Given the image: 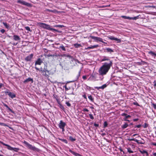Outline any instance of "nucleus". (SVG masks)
<instances>
[{
	"instance_id": "f257e3e1",
	"label": "nucleus",
	"mask_w": 156,
	"mask_h": 156,
	"mask_svg": "<svg viewBox=\"0 0 156 156\" xmlns=\"http://www.w3.org/2000/svg\"><path fill=\"white\" fill-rule=\"evenodd\" d=\"M112 61H110V62H105L103 65L98 70L99 75L104 76L107 74L111 67L112 65Z\"/></svg>"
},
{
	"instance_id": "f03ea898",
	"label": "nucleus",
	"mask_w": 156,
	"mask_h": 156,
	"mask_svg": "<svg viewBox=\"0 0 156 156\" xmlns=\"http://www.w3.org/2000/svg\"><path fill=\"white\" fill-rule=\"evenodd\" d=\"M35 68L37 70L40 71L42 75L47 78L49 77V75L53 74L55 72V70L52 69L48 70L47 68V66L46 67H44L43 69L39 70V69L36 66H35Z\"/></svg>"
},
{
	"instance_id": "7ed1b4c3",
	"label": "nucleus",
	"mask_w": 156,
	"mask_h": 156,
	"mask_svg": "<svg viewBox=\"0 0 156 156\" xmlns=\"http://www.w3.org/2000/svg\"><path fill=\"white\" fill-rule=\"evenodd\" d=\"M23 143L25 144L26 147L29 149L34 151H39V149L36 148L35 147L33 146L30 144L26 141H24Z\"/></svg>"
},
{
	"instance_id": "20e7f679",
	"label": "nucleus",
	"mask_w": 156,
	"mask_h": 156,
	"mask_svg": "<svg viewBox=\"0 0 156 156\" xmlns=\"http://www.w3.org/2000/svg\"><path fill=\"white\" fill-rule=\"evenodd\" d=\"M67 57H69L70 63L71 64H72V65H71L72 66H73L75 65L76 64V59H74L73 57L72 56L70 55H67Z\"/></svg>"
},
{
	"instance_id": "39448f33",
	"label": "nucleus",
	"mask_w": 156,
	"mask_h": 156,
	"mask_svg": "<svg viewBox=\"0 0 156 156\" xmlns=\"http://www.w3.org/2000/svg\"><path fill=\"white\" fill-rule=\"evenodd\" d=\"M90 37L92 39L95 40V41H99L100 42H101L103 43L107 44V43L104 42L103 41V39L100 37H95L92 36H90Z\"/></svg>"
},
{
	"instance_id": "423d86ee",
	"label": "nucleus",
	"mask_w": 156,
	"mask_h": 156,
	"mask_svg": "<svg viewBox=\"0 0 156 156\" xmlns=\"http://www.w3.org/2000/svg\"><path fill=\"white\" fill-rule=\"evenodd\" d=\"M17 2L18 3H20L22 5H26L28 6H31L30 4L27 2L23 0H19L17 1Z\"/></svg>"
},
{
	"instance_id": "0eeeda50",
	"label": "nucleus",
	"mask_w": 156,
	"mask_h": 156,
	"mask_svg": "<svg viewBox=\"0 0 156 156\" xmlns=\"http://www.w3.org/2000/svg\"><path fill=\"white\" fill-rule=\"evenodd\" d=\"M34 56L33 54H31L27 56L25 58V60L26 62H30L32 59L33 58Z\"/></svg>"
},
{
	"instance_id": "6e6552de",
	"label": "nucleus",
	"mask_w": 156,
	"mask_h": 156,
	"mask_svg": "<svg viewBox=\"0 0 156 156\" xmlns=\"http://www.w3.org/2000/svg\"><path fill=\"white\" fill-rule=\"evenodd\" d=\"M108 37L109 39L111 40H115L117 41V43H120L121 42V40L120 39L115 37L113 36Z\"/></svg>"
},
{
	"instance_id": "1a4fd4ad",
	"label": "nucleus",
	"mask_w": 156,
	"mask_h": 156,
	"mask_svg": "<svg viewBox=\"0 0 156 156\" xmlns=\"http://www.w3.org/2000/svg\"><path fill=\"white\" fill-rule=\"evenodd\" d=\"M29 82H31V83H33L34 82L33 79L30 77H29L24 80L23 83H26Z\"/></svg>"
},
{
	"instance_id": "9d476101",
	"label": "nucleus",
	"mask_w": 156,
	"mask_h": 156,
	"mask_svg": "<svg viewBox=\"0 0 156 156\" xmlns=\"http://www.w3.org/2000/svg\"><path fill=\"white\" fill-rule=\"evenodd\" d=\"M66 125V123L65 122H63V121L61 120L60 121V123L58 125V126L60 128L65 127Z\"/></svg>"
},
{
	"instance_id": "9b49d317",
	"label": "nucleus",
	"mask_w": 156,
	"mask_h": 156,
	"mask_svg": "<svg viewBox=\"0 0 156 156\" xmlns=\"http://www.w3.org/2000/svg\"><path fill=\"white\" fill-rule=\"evenodd\" d=\"M42 63H43L42 60L40 58H38L35 62V66L36 65H40Z\"/></svg>"
},
{
	"instance_id": "f8f14e48",
	"label": "nucleus",
	"mask_w": 156,
	"mask_h": 156,
	"mask_svg": "<svg viewBox=\"0 0 156 156\" xmlns=\"http://www.w3.org/2000/svg\"><path fill=\"white\" fill-rule=\"evenodd\" d=\"M16 116V113L10 109V119H13Z\"/></svg>"
},
{
	"instance_id": "ddd939ff",
	"label": "nucleus",
	"mask_w": 156,
	"mask_h": 156,
	"mask_svg": "<svg viewBox=\"0 0 156 156\" xmlns=\"http://www.w3.org/2000/svg\"><path fill=\"white\" fill-rule=\"evenodd\" d=\"M108 58V57L103 56L101 59V62L107 61H109V62H110V61H112V60H110Z\"/></svg>"
},
{
	"instance_id": "4468645a",
	"label": "nucleus",
	"mask_w": 156,
	"mask_h": 156,
	"mask_svg": "<svg viewBox=\"0 0 156 156\" xmlns=\"http://www.w3.org/2000/svg\"><path fill=\"white\" fill-rule=\"evenodd\" d=\"M69 151L71 153H72L73 154V155L75 156H82L80 154H79V153H76V152L74 151H72V150H69Z\"/></svg>"
},
{
	"instance_id": "2eb2a0df",
	"label": "nucleus",
	"mask_w": 156,
	"mask_h": 156,
	"mask_svg": "<svg viewBox=\"0 0 156 156\" xmlns=\"http://www.w3.org/2000/svg\"><path fill=\"white\" fill-rule=\"evenodd\" d=\"M106 87H107V85H106V84H104L101 87H94V88L95 89H97L98 90H99L100 89H103L105 88Z\"/></svg>"
},
{
	"instance_id": "dca6fc26",
	"label": "nucleus",
	"mask_w": 156,
	"mask_h": 156,
	"mask_svg": "<svg viewBox=\"0 0 156 156\" xmlns=\"http://www.w3.org/2000/svg\"><path fill=\"white\" fill-rule=\"evenodd\" d=\"M69 140L71 142H73L76 140L75 136H69Z\"/></svg>"
},
{
	"instance_id": "f3484780",
	"label": "nucleus",
	"mask_w": 156,
	"mask_h": 156,
	"mask_svg": "<svg viewBox=\"0 0 156 156\" xmlns=\"http://www.w3.org/2000/svg\"><path fill=\"white\" fill-rule=\"evenodd\" d=\"M13 39L16 41H18L20 40V37L16 35H14L13 36Z\"/></svg>"
},
{
	"instance_id": "a211bd4d",
	"label": "nucleus",
	"mask_w": 156,
	"mask_h": 156,
	"mask_svg": "<svg viewBox=\"0 0 156 156\" xmlns=\"http://www.w3.org/2000/svg\"><path fill=\"white\" fill-rule=\"evenodd\" d=\"M40 27L43 28L44 29L45 28V27L46 25V24L43 23H38Z\"/></svg>"
},
{
	"instance_id": "6ab92c4d",
	"label": "nucleus",
	"mask_w": 156,
	"mask_h": 156,
	"mask_svg": "<svg viewBox=\"0 0 156 156\" xmlns=\"http://www.w3.org/2000/svg\"><path fill=\"white\" fill-rule=\"evenodd\" d=\"M98 47V45H96L93 46L91 45L90 46L88 47L86 49H93L95 48H97Z\"/></svg>"
},
{
	"instance_id": "aec40b11",
	"label": "nucleus",
	"mask_w": 156,
	"mask_h": 156,
	"mask_svg": "<svg viewBox=\"0 0 156 156\" xmlns=\"http://www.w3.org/2000/svg\"><path fill=\"white\" fill-rule=\"evenodd\" d=\"M45 29L51 31L52 29V28H51L50 25L47 24Z\"/></svg>"
},
{
	"instance_id": "412c9836",
	"label": "nucleus",
	"mask_w": 156,
	"mask_h": 156,
	"mask_svg": "<svg viewBox=\"0 0 156 156\" xmlns=\"http://www.w3.org/2000/svg\"><path fill=\"white\" fill-rule=\"evenodd\" d=\"M148 54L151 55L152 56H154L156 57V54L154 52L152 51H150L148 52Z\"/></svg>"
},
{
	"instance_id": "4be33fe9",
	"label": "nucleus",
	"mask_w": 156,
	"mask_h": 156,
	"mask_svg": "<svg viewBox=\"0 0 156 156\" xmlns=\"http://www.w3.org/2000/svg\"><path fill=\"white\" fill-rule=\"evenodd\" d=\"M107 50V51L109 52L110 53L114 52L113 50L111 48H107L105 49Z\"/></svg>"
},
{
	"instance_id": "5701e85b",
	"label": "nucleus",
	"mask_w": 156,
	"mask_h": 156,
	"mask_svg": "<svg viewBox=\"0 0 156 156\" xmlns=\"http://www.w3.org/2000/svg\"><path fill=\"white\" fill-rule=\"evenodd\" d=\"M139 151L141 154H146L147 156H148V153L147 152V151H145L144 150H142V151L140 150Z\"/></svg>"
},
{
	"instance_id": "b1692460",
	"label": "nucleus",
	"mask_w": 156,
	"mask_h": 156,
	"mask_svg": "<svg viewBox=\"0 0 156 156\" xmlns=\"http://www.w3.org/2000/svg\"><path fill=\"white\" fill-rule=\"evenodd\" d=\"M59 49L64 51H65L66 50L65 48L63 45H62L60 46Z\"/></svg>"
},
{
	"instance_id": "393cba45",
	"label": "nucleus",
	"mask_w": 156,
	"mask_h": 156,
	"mask_svg": "<svg viewBox=\"0 0 156 156\" xmlns=\"http://www.w3.org/2000/svg\"><path fill=\"white\" fill-rule=\"evenodd\" d=\"M58 139L61 141L63 142L66 144H67L68 143L67 140L66 139H61L60 138H58Z\"/></svg>"
},
{
	"instance_id": "a878e982",
	"label": "nucleus",
	"mask_w": 156,
	"mask_h": 156,
	"mask_svg": "<svg viewBox=\"0 0 156 156\" xmlns=\"http://www.w3.org/2000/svg\"><path fill=\"white\" fill-rule=\"evenodd\" d=\"M46 11H48L49 12H51L53 13H55L57 12V10L56 9H54L53 10H50L49 9H46L45 10Z\"/></svg>"
},
{
	"instance_id": "bb28decb",
	"label": "nucleus",
	"mask_w": 156,
	"mask_h": 156,
	"mask_svg": "<svg viewBox=\"0 0 156 156\" xmlns=\"http://www.w3.org/2000/svg\"><path fill=\"white\" fill-rule=\"evenodd\" d=\"M20 149L18 148H13L10 147V150H13L17 152Z\"/></svg>"
},
{
	"instance_id": "cd10ccee",
	"label": "nucleus",
	"mask_w": 156,
	"mask_h": 156,
	"mask_svg": "<svg viewBox=\"0 0 156 156\" xmlns=\"http://www.w3.org/2000/svg\"><path fill=\"white\" fill-rule=\"evenodd\" d=\"M128 126V125L127 123H125V124L122 125V127L123 129L126 128Z\"/></svg>"
},
{
	"instance_id": "c85d7f7f",
	"label": "nucleus",
	"mask_w": 156,
	"mask_h": 156,
	"mask_svg": "<svg viewBox=\"0 0 156 156\" xmlns=\"http://www.w3.org/2000/svg\"><path fill=\"white\" fill-rule=\"evenodd\" d=\"M96 76L95 73H93L92 75H90V78L92 79H95L96 78Z\"/></svg>"
},
{
	"instance_id": "c756f323",
	"label": "nucleus",
	"mask_w": 156,
	"mask_h": 156,
	"mask_svg": "<svg viewBox=\"0 0 156 156\" xmlns=\"http://www.w3.org/2000/svg\"><path fill=\"white\" fill-rule=\"evenodd\" d=\"M139 18V16H135L133 17H131L130 18V20H136L137 19H138Z\"/></svg>"
},
{
	"instance_id": "7c9ffc66",
	"label": "nucleus",
	"mask_w": 156,
	"mask_h": 156,
	"mask_svg": "<svg viewBox=\"0 0 156 156\" xmlns=\"http://www.w3.org/2000/svg\"><path fill=\"white\" fill-rule=\"evenodd\" d=\"M88 98L92 102H93L94 101V99L92 97L91 95H89L88 96Z\"/></svg>"
},
{
	"instance_id": "2f4dec72",
	"label": "nucleus",
	"mask_w": 156,
	"mask_h": 156,
	"mask_svg": "<svg viewBox=\"0 0 156 156\" xmlns=\"http://www.w3.org/2000/svg\"><path fill=\"white\" fill-rule=\"evenodd\" d=\"M128 140H129V141H134L136 142L137 143H138V140H137L135 139L134 138H133V139H128Z\"/></svg>"
},
{
	"instance_id": "473e14b6",
	"label": "nucleus",
	"mask_w": 156,
	"mask_h": 156,
	"mask_svg": "<svg viewBox=\"0 0 156 156\" xmlns=\"http://www.w3.org/2000/svg\"><path fill=\"white\" fill-rule=\"evenodd\" d=\"M74 47L76 48H78L81 46V45L80 44L77 43L74 44Z\"/></svg>"
},
{
	"instance_id": "72a5a7b5",
	"label": "nucleus",
	"mask_w": 156,
	"mask_h": 156,
	"mask_svg": "<svg viewBox=\"0 0 156 156\" xmlns=\"http://www.w3.org/2000/svg\"><path fill=\"white\" fill-rule=\"evenodd\" d=\"M127 151L129 153H133V151H132L131 150V149L130 147H129L127 148Z\"/></svg>"
},
{
	"instance_id": "f704fd0d",
	"label": "nucleus",
	"mask_w": 156,
	"mask_h": 156,
	"mask_svg": "<svg viewBox=\"0 0 156 156\" xmlns=\"http://www.w3.org/2000/svg\"><path fill=\"white\" fill-rule=\"evenodd\" d=\"M121 17L122 18H123L125 19H128L130 20V17L129 16H121Z\"/></svg>"
},
{
	"instance_id": "c9c22d12",
	"label": "nucleus",
	"mask_w": 156,
	"mask_h": 156,
	"mask_svg": "<svg viewBox=\"0 0 156 156\" xmlns=\"http://www.w3.org/2000/svg\"><path fill=\"white\" fill-rule=\"evenodd\" d=\"M131 116L129 115H127L124 118V121H126V120H127V119L129 118H130L131 117Z\"/></svg>"
},
{
	"instance_id": "e433bc0d",
	"label": "nucleus",
	"mask_w": 156,
	"mask_h": 156,
	"mask_svg": "<svg viewBox=\"0 0 156 156\" xmlns=\"http://www.w3.org/2000/svg\"><path fill=\"white\" fill-rule=\"evenodd\" d=\"M2 23L3 24L4 26L5 27L7 28H8L9 26V25H8L7 23L5 22H3Z\"/></svg>"
},
{
	"instance_id": "4c0bfd02",
	"label": "nucleus",
	"mask_w": 156,
	"mask_h": 156,
	"mask_svg": "<svg viewBox=\"0 0 156 156\" xmlns=\"http://www.w3.org/2000/svg\"><path fill=\"white\" fill-rule=\"evenodd\" d=\"M16 96L15 94H12L10 92V98H13L16 97Z\"/></svg>"
},
{
	"instance_id": "58836bf2",
	"label": "nucleus",
	"mask_w": 156,
	"mask_h": 156,
	"mask_svg": "<svg viewBox=\"0 0 156 156\" xmlns=\"http://www.w3.org/2000/svg\"><path fill=\"white\" fill-rule=\"evenodd\" d=\"M142 126L144 128H146L148 127V124L146 123H145L144 125H142Z\"/></svg>"
},
{
	"instance_id": "ea45409f",
	"label": "nucleus",
	"mask_w": 156,
	"mask_h": 156,
	"mask_svg": "<svg viewBox=\"0 0 156 156\" xmlns=\"http://www.w3.org/2000/svg\"><path fill=\"white\" fill-rule=\"evenodd\" d=\"M55 27H60V28H62L63 27H64V26L62 25H56L54 26Z\"/></svg>"
},
{
	"instance_id": "a19ab883",
	"label": "nucleus",
	"mask_w": 156,
	"mask_h": 156,
	"mask_svg": "<svg viewBox=\"0 0 156 156\" xmlns=\"http://www.w3.org/2000/svg\"><path fill=\"white\" fill-rule=\"evenodd\" d=\"M51 31H56L58 33H61L62 32V31H59L55 29H53V28H52V30H51Z\"/></svg>"
},
{
	"instance_id": "79ce46f5",
	"label": "nucleus",
	"mask_w": 156,
	"mask_h": 156,
	"mask_svg": "<svg viewBox=\"0 0 156 156\" xmlns=\"http://www.w3.org/2000/svg\"><path fill=\"white\" fill-rule=\"evenodd\" d=\"M108 125V124L107 122L106 121H105L104 123V127L105 128L107 127V126Z\"/></svg>"
},
{
	"instance_id": "37998d69",
	"label": "nucleus",
	"mask_w": 156,
	"mask_h": 156,
	"mask_svg": "<svg viewBox=\"0 0 156 156\" xmlns=\"http://www.w3.org/2000/svg\"><path fill=\"white\" fill-rule=\"evenodd\" d=\"M25 28L26 29V30H28L29 31H30V32L31 31V30H30V27L28 26L25 27Z\"/></svg>"
},
{
	"instance_id": "c03bdc74",
	"label": "nucleus",
	"mask_w": 156,
	"mask_h": 156,
	"mask_svg": "<svg viewBox=\"0 0 156 156\" xmlns=\"http://www.w3.org/2000/svg\"><path fill=\"white\" fill-rule=\"evenodd\" d=\"M89 115L90 118V119H91L93 120L94 119V117H93L92 114H89Z\"/></svg>"
},
{
	"instance_id": "a18cd8bd",
	"label": "nucleus",
	"mask_w": 156,
	"mask_h": 156,
	"mask_svg": "<svg viewBox=\"0 0 156 156\" xmlns=\"http://www.w3.org/2000/svg\"><path fill=\"white\" fill-rule=\"evenodd\" d=\"M133 104L134 105H136V106H140L138 104V103L137 102H134L133 103Z\"/></svg>"
},
{
	"instance_id": "49530a36",
	"label": "nucleus",
	"mask_w": 156,
	"mask_h": 156,
	"mask_svg": "<svg viewBox=\"0 0 156 156\" xmlns=\"http://www.w3.org/2000/svg\"><path fill=\"white\" fill-rule=\"evenodd\" d=\"M84 94H83V95H82V97L84 98L86 100H87V97L86 96V93H83Z\"/></svg>"
},
{
	"instance_id": "de8ad7c7",
	"label": "nucleus",
	"mask_w": 156,
	"mask_h": 156,
	"mask_svg": "<svg viewBox=\"0 0 156 156\" xmlns=\"http://www.w3.org/2000/svg\"><path fill=\"white\" fill-rule=\"evenodd\" d=\"M66 104L69 107H70L71 106V104L69 102H66Z\"/></svg>"
},
{
	"instance_id": "09e8293b",
	"label": "nucleus",
	"mask_w": 156,
	"mask_h": 156,
	"mask_svg": "<svg viewBox=\"0 0 156 156\" xmlns=\"http://www.w3.org/2000/svg\"><path fill=\"white\" fill-rule=\"evenodd\" d=\"M152 105L153 106V107L154 108V109H156V104L154 103H152Z\"/></svg>"
},
{
	"instance_id": "8fccbe9b",
	"label": "nucleus",
	"mask_w": 156,
	"mask_h": 156,
	"mask_svg": "<svg viewBox=\"0 0 156 156\" xmlns=\"http://www.w3.org/2000/svg\"><path fill=\"white\" fill-rule=\"evenodd\" d=\"M3 145H4L5 146H7L8 147V148L9 149H10V146L7 144H5L2 143V142L1 143Z\"/></svg>"
},
{
	"instance_id": "3c124183",
	"label": "nucleus",
	"mask_w": 156,
	"mask_h": 156,
	"mask_svg": "<svg viewBox=\"0 0 156 156\" xmlns=\"http://www.w3.org/2000/svg\"><path fill=\"white\" fill-rule=\"evenodd\" d=\"M82 111H83V112H88L89 111V110H88L86 108H84V109H83V110H82Z\"/></svg>"
},
{
	"instance_id": "603ef678",
	"label": "nucleus",
	"mask_w": 156,
	"mask_h": 156,
	"mask_svg": "<svg viewBox=\"0 0 156 156\" xmlns=\"http://www.w3.org/2000/svg\"><path fill=\"white\" fill-rule=\"evenodd\" d=\"M10 43L13 44V45H16L17 44L18 42H14L13 43V42H12H12H10Z\"/></svg>"
},
{
	"instance_id": "864d4df0",
	"label": "nucleus",
	"mask_w": 156,
	"mask_h": 156,
	"mask_svg": "<svg viewBox=\"0 0 156 156\" xmlns=\"http://www.w3.org/2000/svg\"><path fill=\"white\" fill-rule=\"evenodd\" d=\"M81 73V70H80L78 72V74L77 76V79L79 78V77L80 76Z\"/></svg>"
},
{
	"instance_id": "5fc2aeb1",
	"label": "nucleus",
	"mask_w": 156,
	"mask_h": 156,
	"mask_svg": "<svg viewBox=\"0 0 156 156\" xmlns=\"http://www.w3.org/2000/svg\"><path fill=\"white\" fill-rule=\"evenodd\" d=\"M59 105H60V108L61 109H64V106L61 104H59Z\"/></svg>"
},
{
	"instance_id": "6e6d98bb",
	"label": "nucleus",
	"mask_w": 156,
	"mask_h": 156,
	"mask_svg": "<svg viewBox=\"0 0 156 156\" xmlns=\"http://www.w3.org/2000/svg\"><path fill=\"white\" fill-rule=\"evenodd\" d=\"M141 125L140 124L136 125L135 126V128L137 127L138 128H140L141 126Z\"/></svg>"
},
{
	"instance_id": "4d7b16f0",
	"label": "nucleus",
	"mask_w": 156,
	"mask_h": 156,
	"mask_svg": "<svg viewBox=\"0 0 156 156\" xmlns=\"http://www.w3.org/2000/svg\"><path fill=\"white\" fill-rule=\"evenodd\" d=\"M65 87V90L66 91H67L69 89H68V88L67 87V86L66 85H65L64 87Z\"/></svg>"
},
{
	"instance_id": "13d9d810",
	"label": "nucleus",
	"mask_w": 156,
	"mask_h": 156,
	"mask_svg": "<svg viewBox=\"0 0 156 156\" xmlns=\"http://www.w3.org/2000/svg\"><path fill=\"white\" fill-rule=\"evenodd\" d=\"M82 78L84 80H85L87 79V76L86 75L83 76L82 77Z\"/></svg>"
},
{
	"instance_id": "bf43d9fd",
	"label": "nucleus",
	"mask_w": 156,
	"mask_h": 156,
	"mask_svg": "<svg viewBox=\"0 0 156 156\" xmlns=\"http://www.w3.org/2000/svg\"><path fill=\"white\" fill-rule=\"evenodd\" d=\"M55 56V55H47V56L48 57H54V56Z\"/></svg>"
},
{
	"instance_id": "052dcab7",
	"label": "nucleus",
	"mask_w": 156,
	"mask_h": 156,
	"mask_svg": "<svg viewBox=\"0 0 156 156\" xmlns=\"http://www.w3.org/2000/svg\"><path fill=\"white\" fill-rule=\"evenodd\" d=\"M127 115V114L126 113H122L121 114V115L122 116H125V117Z\"/></svg>"
},
{
	"instance_id": "680f3d73",
	"label": "nucleus",
	"mask_w": 156,
	"mask_h": 156,
	"mask_svg": "<svg viewBox=\"0 0 156 156\" xmlns=\"http://www.w3.org/2000/svg\"><path fill=\"white\" fill-rule=\"evenodd\" d=\"M94 126L96 127H98L99 126V124L96 123H94Z\"/></svg>"
},
{
	"instance_id": "e2e57ef3",
	"label": "nucleus",
	"mask_w": 156,
	"mask_h": 156,
	"mask_svg": "<svg viewBox=\"0 0 156 156\" xmlns=\"http://www.w3.org/2000/svg\"><path fill=\"white\" fill-rule=\"evenodd\" d=\"M0 31L1 33H3L5 32V30L4 29H2Z\"/></svg>"
},
{
	"instance_id": "0e129e2a",
	"label": "nucleus",
	"mask_w": 156,
	"mask_h": 156,
	"mask_svg": "<svg viewBox=\"0 0 156 156\" xmlns=\"http://www.w3.org/2000/svg\"><path fill=\"white\" fill-rule=\"evenodd\" d=\"M139 120L138 119H133V121L134 122H136L138 121Z\"/></svg>"
},
{
	"instance_id": "69168bd1",
	"label": "nucleus",
	"mask_w": 156,
	"mask_h": 156,
	"mask_svg": "<svg viewBox=\"0 0 156 156\" xmlns=\"http://www.w3.org/2000/svg\"><path fill=\"white\" fill-rule=\"evenodd\" d=\"M151 144L154 146H156V143L152 142L151 143Z\"/></svg>"
},
{
	"instance_id": "338daca9",
	"label": "nucleus",
	"mask_w": 156,
	"mask_h": 156,
	"mask_svg": "<svg viewBox=\"0 0 156 156\" xmlns=\"http://www.w3.org/2000/svg\"><path fill=\"white\" fill-rule=\"evenodd\" d=\"M56 100H57V102H58V104H59H59H61V103H60V101H59V100H58V99H56Z\"/></svg>"
},
{
	"instance_id": "774afa93",
	"label": "nucleus",
	"mask_w": 156,
	"mask_h": 156,
	"mask_svg": "<svg viewBox=\"0 0 156 156\" xmlns=\"http://www.w3.org/2000/svg\"><path fill=\"white\" fill-rule=\"evenodd\" d=\"M154 83V87H156V81L155 80L154 82H153Z\"/></svg>"
}]
</instances>
